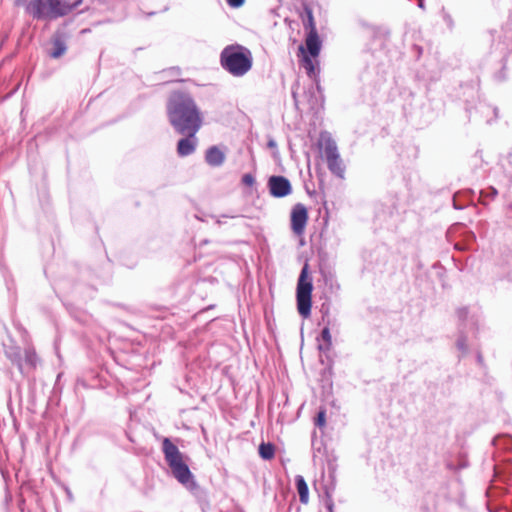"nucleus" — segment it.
Listing matches in <instances>:
<instances>
[{
    "label": "nucleus",
    "mask_w": 512,
    "mask_h": 512,
    "mask_svg": "<svg viewBox=\"0 0 512 512\" xmlns=\"http://www.w3.org/2000/svg\"><path fill=\"white\" fill-rule=\"evenodd\" d=\"M197 139L195 136H187L181 138L177 142V154L180 157H186L193 154L196 150Z\"/></svg>",
    "instance_id": "4468645a"
},
{
    "label": "nucleus",
    "mask_w": 512,
    "mask_h": 512,
    "mask_svg": "<svg viewBox=\"0 0 512 512\" xmlns=\"http://www.w3.org/2000/svg\"><path fill=\"white\" fill-rule=\"evenodd\" d=\"M267 187L274 198H284L292 193V185L288 178L282 175H272L268 178Z\"/></svg>",
    "instance_id": "1a4fd4ad"
},
{
    "label": "nucleus",
    "mask_w": 512,
    "mask_h": 512,
    "mask_svg": "<svg viewBox=\"0 0 512 512\" xmlns=\"http://www.w3.org/2000/svg\"><path fill=\"white\" fill-rule=\"evenodd\" d=\"M504 176L507 179L508 191L512 193V161H508V165L504 166ZM504 216L507 222L512 223V202L505 207Z\"/></svg>",
    "instance_id": "2eb2a0df"
},
{
    "label": "nucleus",
    "mask_w": 512,
    "mask_h": 512,
    "mask_svg": "<svg viewBox=\"0 0 512 512\" xmlns=\"http://www.w3.org/2000/svg\"><path fill=\"white\" fill-rule=\"evenodd\" d=\"M222 217L227 218V215H223ZM230 218H234V216H229Z\"/></svg>",
    "instance_id": "4c0bfd02"
},
{
    "label": "nucleus",
    "mask_w": 512,
    "mask_h": 512,
    "mask_svg": "<svg viewBox=\"0 0 512 512\" xmlns=\"http://www.w3.org/2000/svg\"><path fill=\"white\" fill-rule=\"evenodd\" d=\"M417 6L424 10L425 9V0H417Z\"/></svg>",
    "instance_id": "72a5a7b5"
},
{
    "label": "nucleus",
    "mask_w": 512,
    "mask_h": 512,
    "mask_svg": "<svg viewBox=\"0 0 512 512\" xmlns=\"http://www.w3.org/2000/svg\"><path fill=\"white\" fill-rule=\"evenodd\" d=\"M313 283L309 276V265L306 262L298 277L296 286V302L298 313L303 318L311 315Z\"/></svg>",
    "instance_id": "39448f33"
},
{
    "label": "nucleus",
    "mask_w": 512,
    "mask_h": 512,
    "mask_svg": "<svg viewBox=\"0 0 512 512\" xmlns=\"http://www.w3.org/2000/svg\"><path fill=\"white\" fill-rule=\"evenodd\" d=\"M259 455L264 460H271L275 456V446L270 442H262L258 447Z\"/></svg>",
    "instance_id": "aec40b11"
},
{
    "label": "nucleus",
    "mask_w": 512,
    "mask_h": 512,
    "mask_svg": "<svg viewBox=\"0 0 512 512\" xmlns=\"http://www.w3.org/2000/svg\"><path fill=\"white\" fill-rule=\"evenodd\" d=\"M245 0H226L227 4L232 8H239L244 4Z\"/></svg>",
    "instance_id": "c756f323"
},
{
    "label": "nucleus",
    "mask_w": 512,
    "mask_h": 512,
    "mask_svg": "<svg viewBox=\"0 0 512 512\" xmlns=\"http://www.w3.org/2000/svg\"><path fill=\"white\" fill-rule=\"evenodd\" d=\"M320 337H321V340L323 341V343L318 345V349L322 352H326V351L330 350V348L332 346V338H331V333H330L329 327L325 326L322 329Z\"/></svg>",
    "instance_id": "4be33fe9"
},
{
    "label": "nucleus",
    "mask_w": 512,
    "mask_h": 512,
    "mask_svg": "<svg viewBox=\"0 0 512 512\" xmlns=\"http://www.w3.org/2000/svg\"><path fill=\"white\" fill-rule=\"evenodd\" d=\"M441 15H442V19L444 21V23L446 24V26L451 30L453 29L454 27V21H453V18L452 16L450 15V13H448L445 8L443 7L441 9Z\"/></svg>",
    "instance_id": "a878e982"
},
{
    "label": "nucleus",
    "mask_w": 512,
    "mask_h": 512,
    "mask_svg": "<svg viewBox=\"0 0 512 512\" xmlns=\"http://www.w3.org/2000/svg\"><path fill=\"white\" fill-rule=\"evenodd\" d=\"M166 109L169 123L178 134L195 136L201 128V112L190 93L173 91Z\"/></svg>",
    "instance_id": "f257e3e1"
},
{
    "label": "nucleus",
    "mask_w": 512,
    "mask_h": 512,
    "mask_svg": "<svg viewBox=\"0 0 512 512\" xmlns=\"http://www.w3.org/2000/svg\"><path fill=\"white\" fill-rule=\"evenodd\" d=\"M307 220V208L301 203L295 204L291 210L290 223L291 229L296 235H301L304 232Z\"/></svg>",
    "instance_id": "9d476101"
},
{
    "label": "nucleus",
    "mask_w": 512,
    "mask_h": 512,
    "mask_svg": "<svg viewBox=\"0 0 512 512\" xmlns=\"http://www.w3.org/2000/svg\"><path fill=\"white\" fill-rule=\"evenodd\" d=\"M74 7L66 0H31L27 11L36 18L54 19L68 14Z\"/></svg>",
    "instance_id": "20e7f679"
},
{
    "label": "nucleus",
    "mask_w": 512,
    "mask_h": 512,
    "mask_svg": "<svg viewBox=\"0 0 512 512\" xmlns=\"http://www.w3.org/2000/svg\"><path fill=\"white\" fill-rule=\"evenodd\" d=\"M492 445L502 451L512 450V435L508 433L498 434L492 439Z\"/></svg>",
    "instance_id": "dca6fc26"
},
{
    "label": "nucleus",
    "mask_w": 512,
    "mask_h": 512,
    "mask_svg": "<svg viewBox=\"0 0 512 512\" xmlns=\"http://www.w3.org/2000/svg\"><path fill=\"white\" fill-rule=\"evenodd\" d=\"M456 315L458 318V330L463 328V330L469 332L478 328L479 315L476 312H471L468 307L458 308Z\"/></svg>",
    "instance_id": "9b49d317"
},
{
    "label": "nucleus",
    "mask_w": 512,
    "mask_h": 512,
    "mask_svg": "<svg viewBox=\"0 0 512 512\" xmlns=\"http://www.w3.org/2000/svg\"><path fill=\"white\" fill-rule=\"evenodd\" d=\"M220 64L231 75L244 76L252 67V53L240 44L228 45L220 53Z\"/></svg>",
    "instance_id": "7ed1b4c3"
},
{
    "label": "nucleus",
    "mask_w": 512,
    "mask_h": 512,
    "mask_svg": "<svg viewBox=\"0 0 512 512\" xmlns=\"http://www.w3.org/2000/svg\"><path fill=\"white\" fill-rule=\"evenodd\" d=\"M225 159V153L218 146H211L205 152V161L211 167L222 166Z\"/></svg>",
    "instance_id": "ddd939ff"
},
{
    "label": "nucleus",
    "mask_w": 512,
    "mask_h": 512,
    "mask_svg": "<svg viewBox=\"0 0 512 512\" xmlns=\"http://www.w3.org/2000/svg\"><path fill=\"white\" fill-rule=\"evenodd\" d=\"M169 72L172 75H179V67H172V68L169 69Z\"/></svg>",
    "instance_id": "473e14b6"
},
{
    "label": "nucleus",
    "mask_w": 512,
    "mask_h": 512,
    "mask_svg": "<svg viewBox=\"0 0 512 512\" xmlns=\"http://www.w3.org/2000/svg\"><path fill=\"white\" fill-rule=\"evenodd\" d=\"M320 274L322 281L324 282L325 286L327 287L330 293H334L339 289L336 277L332 271L321 267Z\"/></svg>",
    "instance_id": "f3484780"
},
{
    "label": "nucleus",
    "mask_w": 512,
    "mask_h": 512,
    "mask_svg": "<svg viewBox=\"0 0 512 512\" xmlns=\"http://www.w3.org/2000/svg\"><path fill=\"white\" fill-rule=\"evenodd\" d=\"M267 147L270 148V149L277 150V143H276V141L273 138H270L268 140V142H267Z\"/></svg>",
    "instance_id": "7c9ffc66"
},
{
    "label": "nucleus",
    "mask_w": 512,
    "mask_h": 512,
    "mask_svg": "<svg viewBox=\"0 0 512 512\" xmlns=\"http://www.w3.org/2000/svg\"><path fill=\"white\" fill-rule=\"evenodd\" d=\"M241 181L246 186H253L255 183V177L251 173H245L242 176Z\"/></svg>",
    "instance_id": "cd10ccee"
},
{
    "label": "nucleus",
    "mask_w": 512,
    "mask_h": 512,
    "mask_svg": "<svg viewBox=\"0 0 512 512\" xmlns=\"http://www.w3.org/2000/svg\"><path fill=\"white\" fill-rule=\"evenodd\" d=\"M476 358H477V362H478L479 364H482V363H483V356H482V354H481L480 352H478V353H477Z\"/></svg>",
    "instance_id": "f704fd0d"
},
{
    "label": "nucleus",
    "mask_w": 512,
    "mask_h": 512,
    "mask_svg": "<svg viewBox=\"0 0 512 512\" xmlns=\"http://www.w3.org/2000/svg\"><path fill=\"white\" fill-rule=\"evenodd\" d=\"M161 450L171 475L185 487L200 503H207V492L197 483L184 455L168 437L162 438Z\"/></svg>",
    "instance_id": "f03ea898"
},
{
    "label": "nucleus",
    "mask_w": 512,
    "mask_h": 512,
    "mask_svg": "<svg viewBox=\"0 0 512 512\" xmlns=\"http://www.w3.org/2000/svg\"><path fill=\"white\" fill-rule=\"evenodd\" d=\"M209 241L207 239L203 240L200 242V246L204 245V244H207Z\"/></svg>",
    "instance_id": "e433bc0d"
},
{
    "label": "nucleus",
    "mask_w": 512,
    "mask_h": 512,
    "mask_svg": "<svg viewBox=\"0 0 512 512\" xmlns=\"http://www.w3.org/2000/svg\"><path fill=\"white\" fill-rule=\"evenodd\" d=\"M315 57H310L304 54L302 56V66L306 71V74L309 78L313 79L315 81V86L318 92H321V84L318 79V75L320 72V69L317 67L316 63L313 61Z\"/></svg>",
    "instance_id": "f8f14e48"
},
{
    "label": "nucleus",
    "mask_w": 512,
    "mask_h": 512,
    "mask_svg": "<svg viewBox=\"0 0 512 512\" xmlns=\"http://www.w3.org/2000/svg\"><path fill=\"white\" fill-rule=\"evenodd\" d=\"M461 89L463 101L466 105L465 110L469 117H471L472 111L474 109L476 113H480L481 116L485 118L488 124L498 118V108L486 103L485 101L478 100V103L473 106L475 98L478 97V90L474 85L465 84L461 86Z\"/></svg>",
    "instance_id": "423d86ee"
},
{
    "label": "nucleus",
    "mask_w": 512,
    "mask_h": 512,
    "mask_svg": "<svg viewBox=\"0 0 512 512\" xmlns=\"http://www.w3.org/2000/svg\"><path fill=\"white\" fill-rule=\"evenodd\" d=\"M318 143L323 145L324 156L329 171L338 178L343 179L346 167L338 152L336 141L328 131H322Z\"/></svg>",
    "instance_id": "0eeeda50"
},
{
    "label": "nucleus",
    "mask_w": 512,
    "mask_h": 512,
    "mask_svg": "<svg viewBox=\"0 0 512 512\" xmlns=\"http://www.w3.org/2000/svg\"><path fill=\"white\" fill-rule=\"evenodd\" d=\"M497 195H498V190L493 186H489L485 189H481L478 192V200L483 205H487V204H489V202L493 201Z\"/></svg>",
    "instance_id": "6ab92c4d"
},
{
    "label": "nucleus",
    "mask_w": 512,
    "mask_h": 512,
    "mask_svg": "<svg viewBox=\"0 0 512 512\" xmlns=\"http://www.w3.org/2000/svg\"><path fill=\"white\" fill-rule=\"evenodd\" d=\"M314 424H315V426H317L319 428L325 426V424H326V411H325V409H320L317 412L316 417L314 419Z\"/></svg>",
    "instance_id": "b1692460"
},
{
    "label": "nucleus",
    "mask_w": 512,
    "mask_h": 512,
    "mask_svg": "<svg viewBox=\"0 0 512 512\" xmlns=\"http://www.w3.org/2000/svg\"><path fill=\"white\" fill-rule=\"evenodd\" d=\"M495 78H496L498 81H503V80H505L506 76H505V74L503 73V71H500V72H498L497 74H495Z\"/></svg>",
    "instance_id": "2f4dec72"
},
{
    "label": "nucleus",
    "mask_w": 512,
    "mask_h": 512,
    "mask_svg": "<svg viewBox=\"0 0 512 512\" xmlns=\"http://www.w3.org/2000/svg\"><path fill=\"white\" fill-rule=\"evenodd\" d=\"M66 51V47L63 43L57 41L55 43V49L51 52V56L53 58H58L60 57L61 55H63Z\"/></svg>",
    "instance_id": "393cba45"
},
{
    "label": "nucleus",
    "mask_w": 512,
    "mask_h": 512,
    "mask_svg": "<svg viewBox=\"0 0 512 512\" xmlns=\"http://www.w3.org/2000/svg\"><path fill=\"white\" fill-rule=\"evenodd\" d=\"M452 201H453V208L456 210H462L466 206V203H462L459 201V193L454 194Z\"/></svg>",
    "instance_id": "c85d7f7f"
},
{
    "label": "nucleus",
    "mask_w": 512,
    "mask_h": 512,
    "mask_svg": "<svg viewBox=\"0 0 512 512\" xmlns=\"http://www.w3.org/2000/svg\"><path fill=\"white\" fill-rule=\"evenodd\" d=\"M467 334H468V332L463 330V328H460V330H458V338L456 341V347L461 352L460 357H462L468 353Z\"/></svg>",
    "instance_id": "412c9836"
},
{
    "label": "nucleus",
    "mask_w": 512,
    "mask_h": 512,
    "mask_svg": "<svg viewBox=\"0 0 512 512\" xmlns=\"http://www.w3.org/2000/svg\"><path fill=\"white\" fill-rule=\"evenodd\" d=\"M295 486L299 494L300 502L307 504L309 501V488L303 476L297 475L295 477Z\"/></svg>",
    "instance_id": "a211bd4d"
},
{
    "label": "nucleus",
    "mask_w": 512,
    "mask_h": 512,
    "mask_svg": "<svg viewBox=\"0 0 512 512\" xmlns=\"http://www.w3.org/2000/svg\"><path fill=\"white\" fill-rule=\"evenodd\" d=\"M216 222H217V224H221L222 223L220 219H217Z\"/></svg>",
    "instance_id": "58836bf2"
},
{
    "label": "nucleus",
    "mask_w": 512,
    "mask_h": 512,
    "mask_svg": "<svg viewBox=\"0 0 512 512\" xmlns=\"http://www.w3.org/2000/svg\"><path fill=\"white\" fill-rule=\"evenodd\" d=\"M324 506H325L327 512H334V502H333L332 496L329 494L328 491H326V498L324 500Z\"/></svg>",
    "instance_id": "bb28decb"
},
{
    "label": "nucleus",
    "mask_w": 512,
    "mask_h": 512,
    "mask_svg": "<svg viewBox=\"0 0 512 512\" xmlns=\"http://www.w3.org/2000/svg\"><path fill=\"white\" fill-rule=\"evenodd\" d=\"M467 194L469 195V200H470V201H473V197H474V195H475V192H474L473 190H469V191L467 192Z\"/></svg>",
    "instance_id": "c9c22d12"
},
{
    "label": "nucleus",
    "mask_w": 512,
    "mask_h": 512,
    "mask_svg": "<svg viewBox=\"0 0 512 512\" xmlns=\"http://www.w3.org/2000/svg\"><path fill=\"white\" fill-rule=\"evenodd\" d=\"M476 237L473 232H468L465 243L458 242L455 244V249L464 251L471 248V245L475 242Z\"/></svg>",
    "instance_id": "5701e85b"
},
{
    "label": "nucleus",
    "mask_w": 512,
    "mask_h": 512,
    "mask_svg": "<svg viewBox=\"0 0 512 512\" xmlns=\"http://www.w3.org/2000/svg\"><path fill=\"white\" fill-rule=\"evenodd\" d=\"M307 16H308V23L310 26V31L308 32L306 39H305V45L299 46V51L302 53V56L306 54L310 57L317 58L320 54L322 42L321 39L317 33L315 24H314V18L312 11L307 9Z\"/></svg>",
    "instance_id": "6e6552de"
}]
</instances>
